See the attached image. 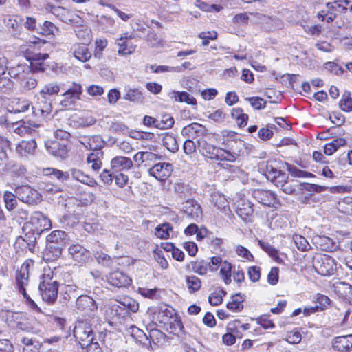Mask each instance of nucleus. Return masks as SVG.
<instances>
[{
	"instance_id": "obj_1",
	"label": "nucleus",
	"mask_w": 352,
	"mask_h": 352,
	"mask_svg": "<svg viewBox=\"0 0 352 352\" xmlns=\"http://www.w3.org/2000/svg\"><path fill=\"white\" fill-rule=\"evenodd\" d=\"M37 220L41 222V227L43 228L38 230L36 229V232L32 228H30L29 225H26L23 227V231H26L28 230V232H25L24 236H23V240L27 243V248L30 251L34 252L35 243L36 242L37 238L40 236L41 233L43 230H48L52 227L50 220L47 218L42 212H36L32 218V221Z\"/></svg>"
},
{
	"instance_id": "obj_2",
	"label": "nucleus",
	"mask_w": 352,
	"mask_h": 352,
	"mask_svg": "<svg viewBox=\"0 0 352 352\" xmlns=\"http://www.w3.org/2000/svg\"><path fill=\"white\" fill-rule=\"evenodd\" d=\"M34 265L32 260L25 261L21 266L20 269L17 270L15 275V281L16 288L19 293L22 294L23 297L26 299L29 305L34 309H39L37 305L32 300L28 295L25 287L28 285L29 283V270L30 267Z\"/></svg>"
},
{
	"instance_id": "obj_3",
	"label": "nucleus",
	"mask_w": 352,
	"mask_h": 352,
	"mask_svg": "<svg viewBox=\"0 0 352 352\" xmlns=\"http://www.w3.org/2000/svg\"><path fill=\"white\" fill-rule=\"evenodd\" d=\"M52 274H44L38 285L43 300L48 304H52L56 300L58 292V282L53 278Z\"/></svg>"
},
{
	"instance_id": "obj_4",
	"label": "nucleus",
	"mask_w": 352,
	"mask_h": 352,
	"mask_svg": "<svg viewBox=\"0 0 352 352\" xmlns=\"http://www.w3.org/2000/svg\"><path fill=\"white\" fill-rule=\"evenodd\" d=\"M327 10L318 12V19L327 23H331L340 14L346 13L349 9L352 10V4L349 0H338L326 3Z\"/></svg>"
},
{
	"instance_id": "obj_5",
	"label": "nucleus",
	"mask_w": 352,
	"mask_h": 352,
	"mask_svg": "<svg viewBox=\"0 0 352 352\" xmlns=\"http://www.w3.org/2000/svg\"><path fill=\"white\" fill-rule=\"evenodd\" d=\"M313 266L316 272L322 276H331L336 273L337 265L335 260L326 254H318L314 258Z\"/></svg>"
},
{
	"instance_id": "obj_6",
	"label": "nucleus",
	"mask_w": 352,
	"mask_h": 352,
	"mask_svg": "<svg viewBox=\"0 0 352 352\" xmlns=\"http://www.w3.org/2000/svg\"><path fill=\"white\" fill-rule=\"evenodd\" d=\"M213 135L211 134L208 135L206 137H203L197 140V148L199 151L204 156L212 160L221 159L223 156V152L221 147H217L210 144V141Z\"/></svg>"
},
{
	"instance_id": "obj_7",
	"label": "nucleus",
	"mask_w": 352,
	"mask_h": 352,
	"mask_svg": "<svg viewBox=\"0 0 352 352\" xmlns=\"http://www.w3.org/2000/svg\"><path fill=\"white\" fill-rule=\"evenodd\" d=\"M74 336L82 348L87 346L96 337L91 325L86 322H80L75 326Z\"/></svg>"
},
{
	"instance_id": "obj_8",
	"label": "nucleus",
	"mask_w": 352,
	"mask_h": 352,
	"mask_svg": "<svg viewBox=\"0 0 352 352\" xmlns=\"http://www.w3.org/2000/svg\"><path fill=\"white\" fill-rule=\"evenodd\" d=\"M82 93L81 85L74 82L72 85L61 95L63 98L60 100V106L64 109L70 108L80 100Z\"/></svg>"
},
{
	"instance_id": "obj_9",
	"label": "nucleus",
	"mask_w": 352,
	"mask_h": 352,
	"mask_svg": "<svg viewBox=\"0 0 352 352\" xmlns=\"http://www.w3.org/2000/svg\"><path fill=\"white\" fill-rule=\"evenodd\" d=\"M111 309L116 311L118 316L124 317L129 312H137L139 309V304L135 299L126 296L118 300L117 304L111 306Z\"/></svg>"
},
{
	"instance_id": "obj_10",
	"label": "nucleus",
	"mask_w": 352,
	"mask_h": 352,
	"mask_svg": "<svg viewBox=\"0 0 352 352\" xmlns=\"http://www.w3.org/2000/svg\"><path fill=\"white\" fill-rule=\"evenodd\" d=\"M14 192L20 201L29 205L36 204L41 199V195L38 192L28 185L16 187Z\"/></svg>"
},
{
	"instance_id": "obj_11",
	"label": "nucleus",
	"mask_w": 352,
	"mask_h": 352,
	"mask_svg": "<svg viewBox=\"0 0 352 352\" xmlns=\"http://www.w3.org/2000/svg\"><path fill=\"white\" fill-rule=\"evenodd\" d=\"M229 133L232 135L223 139L222 142L223 147L226 148V151L231 152V153L238 155H243L247 149L245 142L241 139L232 138V137H235V133L230 132Z\"/></svg>"
},
{
	"instance_id": "obj_12",
	"label": "nucleus",
	"mask_w": 352,
	"mask_h": 352,
	"mask_svg": "<svg viewBox=\"0 0 352 352\" xmlns=\"http://www.w3.org/2000/svg\"><path fill=\"white\" fill-rule=\"evenodd\" d=\"M183 211L190 219L199 221L202 217L201 206L194 199H187L183 203Z\"/></svg>"
},
{
	"instance_id": "obj_13",
	"label": "nucleus",
	"mask_w": 352,
	"mask_h": 352,
	"mask_svg": "<svg viewBox=\"0 0 352 352\" xmlns=\"http://www.w3.org/2000/svg\"><path fill=\"white\" fill-rule=\"evenodd\" d=\"M45 10L56 16L64 23H69L73 21V12L64 7L47 3L45 6Z\"/></svg>"
},
{
	"instance_id": "obj_14",
	"label": "nucleus",
	"mask_w": 352,
	"mask_h": 352,
	"mask_svg": "<svg viewBox=\"0 0 352 352\" xmlns=\"http://www.w3.org/2000/svg\"><path fill=\"white\" fill-rule=\"evenodd\" d=\"M182 133L183 135H187L192 139H197V140L209 135L204 126L196 122L184 126L182 130Z\"/></svg>"
},
{
	"instance_id": "obj_15",
	"label": "nucleus",
	"mask_w": 352,
	"mask_h": 352,
	"mask_svg": "<svg viewBox=\"0 0 352 352\" xmlns=\"http://www.w3.org/2000/svg\"><path fill=\"white\" fill-rule=\"evenodd\" d=\"M154 315L157 321L166 324L176 316V313L172 307L161 304L156 308Z\"/></svg>"
},
{
	"instance_id": "obj_16",
	"label": "nucleus",
	"mask_w": 352,
	"mask_h": 352,
	"mask_svg": "<svg viewBox=\"0 0 352 352\" xmlns=\"http://www.w3.org/2000/svg\"><path fill=\"white\" fill-rule=\"evenodd\" d=\"M76 308L85 314L90 315L98 309L95 300L87 295L80 296L76 302Z\"/></svg>"
},
{
	"instance_id": "obj_17",
	"label": "nucleus",
	"mask_w": 352,
	"mask_h": 352,
	"mask_svg": "<svg viewBox=\"0 0 352 352\" xmlns=\"http://www.w3.org/2000/svg\"><path fill=\"white\" fill-rule=\"evenodd\" d=\"M72 258L79 263H86L91 257V252L80 244H72L69 247Z\"/></svg>"
},
{
	"instance_id": "obj_18",
	"label": "nucleus",
	"mask_w": 352,
	"mask_h": 352,
	"mask_svg": "<svg viewBox=\"0 0 352 352\" xmlns=\"http://www.w3.org/2000/svg\"><path fill=\"white\" fill-rule=\"evenodd\" d=\"M107 280L109 284L116 287H124L131 283L130 277L119 270L109 273L107 276Z\"/></svg>"
},
{
	"instance_id": "obj_19",
	"label": "nucleus",
	"mask_w": 352,
	"mask_h": 352,
	"mask_svg": "<svg viewBox=\"0 0 352 352\" xmlns=\"http://www.w3.org/2000/svg\"><path fill=\"white\" fill-rule=\"evenodd\" d=\"M170 170V164L157 163L148 169V173L157 180L164 181L169 176Z\"/></svg>"
},
{
	"instance_id": "obj_20",
	"label": "nucleus",
	"mask_w": 352,
	"mask_h": 352,
	"mask_svg": "<svg viewBox=\"0 0 352 352\" xmlns=\"http://www.w3.org/2000/svg\"><path fill=\"white\" fill-rule=\"evenodd\" d=\"M252 195L260 204L269 207L274 206L276 199L273 192L263 189L254 190Z\"/></svg>"
},
{
	"instance_id": "obj_21",
	"label": "nucleus",
	"mask_w": 352,
	"mask_h": 352,
	"mask_svg": "<svg viewBox=\"0 0 352 352\" xmlns=\"http://www.w3.org/2000/svg\"><path fill=\"white\" fill-rule=\"evenodd\" d=\"M80 142L87 150H92V152L101 151V148H103L104 145V141H103L102 138L100 135L82 138Z\"/></svg>"
},
{
	"instance_id": "obj_22",
	"label": "nucleus",
	"mask_w": 352,
	"mask_h": 352,
	"mask_svg": "<svg viewBox=\"0 0 352 352\" xmlns=\"http://www.w3.org/2000/svg\"><path fill=\"white\" fill-rule=\"evenodd\" d=\"M45 148L51 155L55 157H59L61 159L67 157L68 152L67 146L58 141L47 142Z\"/></svg>"
},
{
	"instance_id": "obj_23",
	"label": "nucleus",
	"mask_w": 352,
	"mask_h": 352,
	"mask_svg": "<svg viewBox=\"0 0 352 352\" xmlns=\"http://www.w3.org/2000/svg\"><path fill=\"white\" fill-rule=\"evenodd\" d=\"M38 127V124H32L30 122H25V121L21 120L13 124L12 130L15 133L23 137L28 134H32L35 131V129Z\"/></svg>"
},
{
	"instance_id": "obj_24",
	"label": "nucleus",
	"mask_w": 352,
	"mask_h": 352,
	"mask_svg": "<svg viewBox=\"0 0 352 352\" xmlns=\"http://www.w3.org/2000/svg\"><path fill=\"white\" fill-rule=\"evenodd\" d=\"M132 166L133 161L130 158L124 156H116L111 161V169L116 172L128 170L131 168Z\"/></svg>"
},
{
	"instance_id": "obj_25",
	"label": "nucleus",
	"mask_w": 352,
	"mask_h": 352,
	"mask_svg": "<svg viewBox=\"0 0 352 352\" xmlns=\"http://www.w3.org/2000/svg\"><path fill=\"white\" fill-rule=\"evenodd\" d=\"M34 113L37 116L40 113L43 118H46L52 111L51 100L47 97L41 96L35 107H33Z\"/></svg>"
},
{
	"instance_id": "obj_26",
	"label": "nucleus",
	"mask_w": 352,
	"mask_h": 352,
	"mask_svg": "<svg viewBox=\"0 0 352 352\" xmlns=\"http://www.w3.org/2000/svg\"><path fill=\"white\" fill-rule=\"evenodd\" d=\"M335 292L344 300L352 303V285L345 282H339L333 285Z\"/></svg>"
},
{
	"instance_id": "obj_27",
	"label": "nucleus",
	"mask_w": 352,
	"mask_h": 352,
	"mask_svg": "<svg viewBox=\"0 0 352 352\" xmlns=\"http://www.w3.org/2000/svg\"><path fill=\"white\" fill-rule=\"evenodd\" d=\"M64 247V245L46 243V248L43 252L44 259L47 261L57 259L61 256Z\"/></svg>"
},
{
	"instance_id": "obj_28",
	"label": "nucleus",
	"mask_w": 352,
	"mask_h": 352,
	"mask_svg": "<svg viewBox=\"0 0 352 352\" xmlns=\"http://www.w3.org/2000/svg\"><path fill=\"white\" fill-rule=\"evenodd\" d=\"M312 241L315 245L322 250L331 251L335 248V241L324 235H316L312 239Z\"/></svg>"
},
{
	"instance_id": "obj_29",
	"label": "nucleus",
	"mask_w": 352,
	"mask_h": 352,
	"mask_svg": "<svg viewBox=\"0 0 352 352\" xmlns=\"http://www.w3.org/2000/svg\"><path fill=\"white\" fill-rule=\"evenodd\" d=\"M265 175L268 180L273 182L278 187V184L277 183H282L286 178L284 173L270 165L266 166Z\"/></svg>"
},
{
	"instance_id": "obj_30",
	"label": "nucleus",
	"mask_w": 352,
	"mask_h": 352,
	"mask_svg": "<svg viewBox=\"0 0 352 352\" xmlns=\"http://www.w3.org/2000/svg\"><path fill=\"white\" fill-rule=\"evenodd\" d=\"M71 51L74 56L81 62H86L91 57V53L85 44L74 45Z\"/></svg>"
},
{
	"instance_id": "obj_31",
	"label": "nucleus",
	"mask_w": 352,
	"mask_h": 352,
	"mask_svg": "<svg viewBox=\"0 0 352 352\" xmlns=\"http://www.w3.org/2000/svg\"><path fill=\"white\" fill-rule=\"evenodd\" d=\"M333 347L338 351H344L352 348V334L336 337L333 340Z\"/></svg>"
},
{
	"instance_id": "obj_32",
	"label": "nucleus",
	"mask_w": 352,
	"mask_h": 352,
	"mask_svg": "<svg viewBox=\"0 0 352 352\" xmlns=\"http://www.w3.org/2000/svg\"><path fill=\"white\" fill-rule=\"evenodd\" d=\"M36 146L37 144L34 140H23L16 147V151L21 156H27L34 154Z\"/></svg>"
},
{
	"instance_id": "obj_33",
	"label": "nucleus",
	"mask_w": 352,
	"mask_h": 352,
	"mask_svg": "<svg viewBox=\"0 0 352 352\" xmlns=\"http://www.w3.org/2000/svg\"><path fill=\"white\" fill-rule=\"evenodd\" d=\"M170 99L175 102H185L188 104L195 105L197 104L196 99L186 91H172L168 94Z\"/></svg>"
},
{
	"instance_id": "obj_34",
	"label": "nucleus",
	"mask_w": 352,
	"mask_h": 352,
	"mask_svg": "<svg viewBox=\"0 0 352 352\" xmlns=\"http://www.w3.org/2000/svg\"><path fill=\"white\" fill-rule=\"evenodd\" d=\"M12 318L16 324V327L27 332H34V327L29 324L25 318V315L22 312H15L12 314Z\"/></svg>"
},
{
	"instance_id": "obj_35",
	"label": "nucleus",
	"mask_w": 352,
	"mask_h": 352,
	"mask_svg": "<svg viewBox=\"0 0 352 352\" xmlns=\"http://www.w3.org/2000/svg\"><path fill=\"white\" fill-rule=\"evenodd\" d=\"M166 324L168 325L167 330L170 333H173L178 337H182V336L185 334L184 325L179 316H175Z\"/></svg>"
},
{
	"instance_id": "obj_36",
	"label": "nucleus",
	"mask_w": 352,
	"mask_h": 352,
	"mask_svg": "<svg viewBox=\"0 0 352 352\" xmlns=\"http://www.w3.org/2000/svg\"><path fill=\"white\" fill-rule=\"evenodd\" d=\"M31 72L30 67L27 65L19 64L15 67H12L8 70V74L11 78L20 80L25 78L26 74Z\"/></svg>"
},
{
	"instance_id": "obj_37",
	"label": "nucleus",
	"mask_w": 352,
	"mask_h": 352,
	"mask_svg": "<svg viewBox=\"0 0 352 352\" xmlns=\"http://www.w3.org/2000/svg\"><path fill=\"white\" fill-rule=\"evenodd\" d=\"M66 235L67 234L64 231L54 230L47 235L46 238V243H52L65 246Z\"/></svg>"
},
{
	"instance_id": "obj_38",
	"label": "nucleus",
	"mask_w": 352,
	"mask_h": 352,
	"mask_svg": "<svg viewBox=\"0 0 352 352\" xmlns=\"http://www.w3.org/2000/svg\"><path fill=\"white\" fill-rule=\"evenodd\" d=\"M175 192L184 199H192L191 197L194 192L193 189L188 184L184 183H177L174 186Z\"/></svg>"
},
{
	"instance_id": "obj_39",
	"label": "nucleus",
	"mask_w": 352,
	"mask_h": 352,
	"mask_svg": "<svg viewBox=\"0 0 352 352\" xmlns=\"http://www.w3.org/2000/svg\"><path fill=\"white\" fill-rule=\"evenodd\" d=\"M253 205L249 201H243L236 209V214L243 220H246L253 213Z\"/></svg>"
},
{
	"instance_id": "obj_40",
	"label": "nucleus",
	"mask_w": 352,
	"mask_h": 352,
	"mask_svg": "<svg viewBox=\"0 0 352 352\" xmlns=\"http://www.w3.org/2000/svg\"><path fill=\"white\" fill-rule=\"evenodd\" d=\"M243 300L244 298L240 293L236 294L227 304V308L232 311H241L243 309Z\"/></svg>"
},
{
	"instance_id": "obj_41",
	"label": "nucleus",
	"mask_w": 352,
	"mask_h": 352,
	"mask_svg": "<svg viewBox=\"0 0 352 352\" xmlns=\"http://www.w3.org/2000/svg\"><path fill=\"white\" fill-rule=\"evenodd\" d=\"M103 157V152L102 151H97L92 152L88 155L87 161L89 164H91V168L94 170L98 171L102 167V162L100 159Z\"/></svg>"
},
{
	"instance_id": "obj_42",
	"label": "nucleus",
	"mask_w": 352,
	"mask_h": 352,
	"mask_svg": "<svg viewBox=\"0 0 352 352\" xmlns=\"http://www.w3.org/2000/svg\"><path fill=\"white\" fill-rule=\"evenodd\" d=\"M208 265H210V263H208V261L204 260H199L191 261L188 267H190V266H191L192 270L195 273L201 276H204L206 274L209 270Z\"/></svg>"
},
{
	"instance_id": "obj_43",
	"label": "nucleus",
	"mask_w": 352,
	"mask_h": 352,
	"mask_svg": "<svg viewBox=\"0 0 352 352\" xmlns=\"http://www.w3.org/2000/svg\"><path fill=\"white\" fill-rule=\"evenodd\" d=\"M283 27V21L278 18L265 16L263 19V28L267 31H274Z\"/></svg>"
},
{
	"instance_id": "obj_44",
	"label": "nucleus",
	"mask_w": 352,
	"mask_h": 352,
	"mask_svg": "<svg viewBox=\"0 0 352 352\" xmlns=\"http://www.w3.org/2000/svg\"><path fill=\"white\" fill-rule=\"evenodd\" d=\"M231 116L233 119L236 120V122L239 127H245L247 125L248 120V115L243 113L242 109H233L232 110Z\"/></svg>"
},
{
	"instance_id": "obj_45",
	"label": "nucleus",
	"mask_w": 352,
	"mask_h": 352,
	"mask_svg": "<svg viewBox=\"0 0 352 352\" xmlns=\"http://www.w3.org/2000/svg\"><path fill=\"white\" fill-rule=\"evenodd\" d=\"M60 85L56 82H51L45 85L40 91V96L47 97V96L56 95L60 91Z\"/></svg>"
},
{
	"instance_id": "obj_46",
	"label": "nucleus",
	"mask_w": 352,
	"mask_h": 352,
	"mask_svg": "<svg viewBox=\"0 0 352 352\" xmlns=\"http://www.w3.org/2000/svg\"><path fill=\"white\" fill-rule=\"evenodd\" d=\"M258 243L259 246L266 252L272 258H274L276 262L281 263L282 259L278 256V250L270 245L268 242H265L261 240L258 241Z\"/></svg>"
},
{
	"instance_id": "obj_47",
	"label": "nucleus",
	"mask_w": 352,
	"mask_h": 352,
	"mask_svg": "<svg viewBox=\"0 0 352 352\" xmlns=\"http://www.w3.org/2000/svg\"><path fill=\"white\" fill-rule=\"evenodd\" d=\"M163 145L170 152L175 153L179 149V145L177 144L176 138L170 133H166L163 139Z\"/></svg>"
},
{
	"instance_id": "obj_48",
	"label": "nucleus",
	"mask_w": 352,
	"mask_h": 352,
	"mask_svg": "<svg viewBox=\"0 0 352 352\" xmlns=\"http://www.w3.org/2000/svg\"><path fill=\"white\" fill-rule=\"evenodd\" d=\"M186 283L188 289L191 294L199 291L201 287L200 278L194 275L186 276Z\"/></svg>"
},
{
	"instance_id": "obj_49",
	"label": "nucleus",
	"mask_w": 352,
	"mask_h": 352,
	"mask_svg": "<svg viewBox=\"0 0 352 352\" xmlns=\"http://www.w3.org/2000/svg\"><path fill=\"white\" fill-rule=\"evenodd\" d=\"M123 99L133 102H142L144 99L142 93L138 89H129L123 96Z\"/></svg>"
},
{
	"instance_id": "obj_50",
	"label": "nucleus",
	"mask_w": 352,
	"mask_h": 352,
	"mask_svg": "<svg viewBox=\"0 0 352 352\" xmlns=\"http://www.w3.org/2000/svg\"><path fill=\"white\" fill-rule=\"evenodd\" d=\"M173 230V227L169 223H164L159 225L155 228V235L162 239H168L170 236L169 232Z\"/></svg>"
},
{
	"instance_id": "obj_51",
	"label": "nucleus",
	"mask_w": 352,
	"mask_h": 352,
	"mask_svg": "<svg viewBox=\"0 0 352 352\" xmlns=\"http://www.w3.org/2000/svg\"><path fill=\"white\" fill-rule=\"evenodd\" d=\"M175 120L170 114L164 113L162 115L160 120H157V128L160 129H168L173 126Z\"/></svg>"
},
{
	"instance_id": "obj_52",
	"label": "nucleus",
	"mask_w": 352,
	"mask_h": 352,
	"mask_svg": "<svg viewBox=\"0 0 352 352\" xmlns=\"http://www.w3.org/2000/svg\"><path fill=\"white\" fill-rule=\"evenodd\" d=\"M339 106L343 111L351 112L352 111V98L349 91H346L342 94Z\"/></svg>"
},
{
	"instance_id": "obj_53",
	"label": "nucleus",
	"mask_w": 352,
	"mask_h": 352,
	"mask_svg": "<svg viewBox=\"0 0 352 352\" xmlns=\"http://www.w3.org/2000/svg\"><path fill=\"white\" fill-rule=\"evenodd\" d=\"M44 174L45 175H52L61 182H64L68 180L67 171L63 172L58 169L48 168L44 170Z\"/></svg>"
},
{
	"instance_id": "obj_54",
	"label": "nucleus",
	"mask_w": 352,
	"mask_h": 352,
	"mask_svg": "<svg viewBox=\"0 0 352 352\" xmlns=\"http://www.w3.org/2000/svg\"><path fill=\"white\" fill-rule=\"evenodd\" d=\"M21 86L25 90H31L37 85L36 80L33 78L32 74H26L25 78H21L19 81Z\"/></svg>"
},
{
	"instance_id": "obj_55",
	"label": "nucleus",
	"mask_w": 352,
	"mask_h": 352,
	"mask_svg": "<svg viewBox=\"0 0 352 352\" xmlns=\"http://www.w3.org/2000/svg\"><path fill=\"white\" fill-rule=\"evenodd\" d=\"M16 197H17L15 192L14 194L9 191H6L4 192L3 200L8 210L11 211L16 207L17 204Z\"/></svg>"
},
{
	"instance_id": "obj_56",
	"label": "nucleus",
	"mask_w": 352,
	"mask_h": 352,
	"mask_svg": "<svg viewBox=\"0 0 352 352\" xmlns=\"http://www.w3.org/2000/svg\"><path fill=\"white\" fill-rule=\"evenodd\" d=\"M314 298L316 305L318 307L319 309L321 310V311L326 309L330 305L331 300L328 296L325 295L316 294Z\"/></svg>"
},
{
	"instance_id": "obj_57",
	"label": "nucleus",
	"mask_w": 352,
	"mask_h": 352,
	"mask_svg": "<svg viewBox=\"0 0 352 352\" xmlns=\"http://www.w3.org/2000/svg\"><path fill=\"white\" fill-rule=\"evenodd\" d=\"M226 294V292L223 289L214 291L208 298L209 302L211 305L217 306L222 303L223 296H225Z\"/></svg>"
},
{
	"instance_id": "obj_58",
	"label": "nucleus",
	"mask_w": 352,
	"mask_h": 352,
	"mask_svg": "<svg viewBox=\"0 0 352 352\" xmlns=\"http://www.w3.org/2000/svg\"><path fill=\"white\" fill-rule=\"evenodd\" d=\"M293 241L296 248L300 251H307L310 248V245L307 240L301 235H294L293 236Z\"/></svg>"
},
{
	"instance_id": "obj_59",
	"label": "nucleus",
	"mask_w": 352,
	"mask_h": 352,
	"mask_svg": "<svg viewBox=\"0 0 352 352\" xmlns=\"http://www.w3.org/2000/svg\"><path fill=\"white\" fill-rule=\"evenodd\" d=\"M287 170L289 174L294 177L300 178L314 176L312 173L300 170L296 166L291 164H287Z\"/></svg>"
},
{
	"instance_id": "obj_60",
	"label": "nucleus",
	"mask_w": 352,
	"mask_h": 352,
	"mask_svg": "<svg viewBox=\"0 0 352 352\" xmlns=\"http://www.w3.org/2000/svg\"><path fill=\"white\" fill-rule=\"evenodd\" d=\"M245 100L248 101L256 110L263 109L266 106V101L260 97H248L245 98Z\"/></svg>"
},
{
	"instance_id": "obj_61",
	"label": "nucleus",
	"mask_w": 352,
	"mask_h": 352,
	"mask_svg": "<svg viewBox=\"0 0 352 352\" xmlns=\"http://www.w3.org/2000/svg\"><path fill=\"white\" fill-rule=\"evenodd\" d=\"M195 5L198 8H199L201 10L206 11V12H211V11L219 12L223 8L219 5H217V4L209 5L201 0H197Z\"/></svg>"
},
{
	"instance_id": "obj_62",
	"label": "nucleus",
	"mask_w": 352,
	"mask_h": 352,
	"mask_svg": "<svg viewBox=\"0 0 352 352\" xmlns=\"http://www.w3.org/2000/svg\"><path fill=\"white\" fill-rule=\"evenodd\" d=\"M10 142L6 138L0 135V153L4 157L0 159V161L4 164L8 159L7 150L10 148Z\"/></svg>"
},
{
	"instance_id": "obj_63",
	"label": "nucleus",
	"mask_w": 352,
	"mask_h": 352,
	"mask_svg": "<svg viewBox=\"0 0 352 352\" xmlns=\"http://www.w3.org/2000/svg\"><path fill=\"white\" fill-rule=\"evenodd\" d=\"M21 19L18 17H15L13 19H10L8 21V26L11 29L12 33L14 36H16L19 34L21 30Z\"/></svg>"
},
{
	"instance_id": "obj_64",
	"label": "nucleus",
	"mask_w": 352,
	"mask_h": 352,
	"mask_svg": "<svg viewBox=\"0 0 352 352\" xmlns=\"http://www.w3.org/2000/svg\"><path fill=\"white\" fill-rule=\"evenodd\" d=\"M99 339L95 337L87 346H85L87 349V352H102L101 344H103V342H99Z\"/></svg>"
}]
</instances>
